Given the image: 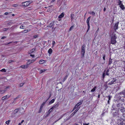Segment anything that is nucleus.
Here are the masks:
<instances>
[{"instance_id": "f257e3e1", "label": "nucleus", "mask_w": 125, "mask_h": 125, "mask_svg": "<svg viewBox=\"0 0 125 125\" xmlns=\"http://www.w3.org/2000/svg\"><path fill=\"white\" fill-rule=\"evenodd\" d=\"M111 43L112 44H115L117 42L116 39L117 37L115 33H113L111 35Z\"/></svg>"}, {"instance_id": "f03ea898", "label": "nucleus", "mask_w": 125, "mask_h": 125, "mask_svg": "<svg viewBox=\"0 0 125 125\" xmlns=\"http://www.w3.org/2000/svg\"><path fill=\"white\" fill-rule=\"evenodd\" d=\"M31 3V2L30 1H26L22 2V6L26 7L29 6Z\"/></svg>"}, {"instance_id": "7ed1b4c3", "label": "nucleus", "mask_w": 125, "mask_h": 125, "mask_svg": "<svg viewBox=\"0 0 125 125\" xmlns=\"http://www.w3.org/2000/svg\"><path fill=\"white\" fill-rule=\"evenodd\" d=\"M116 81V80L115 78H114L108 84L109 85H111L115 83Z\"/></svg>"}, {"instance_id": "20e7f679", "label": "nucleus", "mask_w": 125, "mask_h": 125, "mask_svg": "<svg viewBox=\"0 0 125 125\" xmlns=\"http://www.w3.org/2000/svg\"><path fill=\"white\" fill-rule=\"evenodd\" d=\"M90 17H88L87 19V21H86V22L87 23V24L88 27V29L87 30V31H88V30H89L90 28V24H89V20L90 19Z\"/></svg>"}, {"instance_id": "39448f33", "label": "nucleus", "mask_w": 125, "mask_h": 125, "mask_svg": "<svg viewBox=\"0 0 125 125\" xmlns=\"http://www.w3.org/2000/svg\"><path fill=\"white\" fill-rule=\"evenodd\" d=\"M36 61V59H32V60H28V62L27 63V64L29 65L30 64L33 63Z\"/></svg>"}, {"instance_id": "423d86ee", "label": "nucleus", "mask_w": 125, "mask_h": 125, "mask_svg": "<svg viewBox=\"0 0 125 125\" xmlns=\"http://www.w3.org/2000/svg\"><path fill=\"white\" fill-rule=\"evenodd\" d=\"M86 46L85 45H83L82 48V52L84 54L85 52V47Z\"/></svg>"}, {"instance_id": "0eeeda50", "label": "nucleus", "mask_w": 125, "mask_h": 125, "mask_svg": "<svg viewBox=\"0 0 125 125\" xmlns=\"http://www.w3.org/2000/svg\"><path fill=\"white\" fill-rule=\"evenodd\" d=\"M29 65L27 63V64L25 65H22L20 67L22 69H25L27 68L28 67Z\"/></svg>"}, {"instance_id": "6e6552de", "label": "nucleus", "mask_w": 125, "mask_h": 125, "mask_svg": "<svg viewBox=\"0 0 125 125\" xmlns=\"http://www.w3.org/2000/svg\"><path fill=\"white\" fill-rule=\"evenodd\" d=\"M119 24V22H118L115 23L114 26V29L115 30L118 29V26Z\"/></svg>"}, {"instance_id": "1a4fd4ad", "label": "nucleus", "mask_w": 125, "mask_h": 125, "mask_svg": "<svg viewBox=\"0 0 125 125\" xmlns=\"http://www.w3.org/2000/svg\"><path fill=\"white\" fill-rule=\"evenodd\" d=\"M80 107H79L71 115V117L73 116L74 114L77 111L79 110V109H80Z\"/></svg>"}, {"instance_id": "9d476101", "label": "nucleus", "mask_w": 125, "mask_h": 125, "mask_svg": "<svg viewBox=\"0 0 125 125\" xmlns=\"http://www.w3.org/2000/svg\"><path fill=\"white\" fill-rule=\"evenodd\" d=\"M19 109H15L13 111V113L14 114H16L19 111Z\"/></svg>"}, {"instance_id": "9b49d317", "label": "nucleus", "mask_w": 125, "mask_h": 125, "mask_svg": "<svg viewBox=\"0 0 125 125\" xmlns=\"http://www.w3.org/2000/svg\"><path fill=\"white\" fill-rule=\"evenodd\" d=\"M120 8L122 10H124L125 9V7L124 5L122 4L120 6Z\"/></svg>"}, {"instance_id": "f8f14e48", "label": "nucleus", "mask_w": 125, "mask_h": 125, "mask_svg": "<svg viewBox=\"0 0 125 125\" xmlns=\"http://www.w3.org/2000/svg\"><path fill=\"white\" fill-rule=\"evenodd\" d=\"M45 62V61L43 60H41L39 62V63L40 64H42L44 63Z\"/></svg>"}, {"instance_id": "ddd939ff", "label": "nucleus", "mask_w": 125, "mask_h": 125, "mask_svg": "<svg viewBox=\"0 0 125 125\" xmlns=\"http://www.w3.org/2000/svg\"><path fill=\"white\" fill-rule=\"evenodd\" d=\"M6 91V90H0V93L1 94L4 93Z\"/></svg>"}, {"instance_id": "4468645a", "label": "nucleus", "mask_w": 125, "mask_h": 125, "mask_svg": "<svg viewBox=\"0 0 125 125\" xmlns=\"http://www.w3.org/2000/svg\"><path fill=\"white\" fill-rule=\"evenodd\" d=\"M52 49L51 48H50L48 50V53L50 55V54L52 53Z\"/></svg>"}, {"instance_id": "2eb2a0df", "label": "nucleus", "mask_w": 125, "mask_h": 125, "mask_svg": "<svg viewBox=\"0 0 125 125\" xmlns=\"http://www.w3.org/2000/svg\"><path fill=\"white\" fill-rule=\"evenodd\" d=\"M112 63V59L111 58L109 59V65H110Z\"/></svg>"}, {"instance_id": "dca6fc26", "label": "nucleus", "mask_w": 125, "mask_h": 125, "mask_svg": "<svg viewBox=\"0 0 125 125\" xmlns=\"http://www.w3.org/2000/svg\"><path fill=\"white\" fill-rule=\"evenodd\" d=\"M8 98H7V95H5V96H4L3 97L1 98V99L2 100H4L5 99H8Z\"/></svg>"}, {"instance_id": "f3484780", "label": "nucleus", "mask_w": 125, "mask_h": 125, "mask_svg": "<svg viewBox=\"0 0 125 125\" xmlns=\"http://www.w3.org/2000/svg\"><path fill=\"white\" fill-rule=\"evenodd\" d=\"M55 101V100L54 99H52L51 100L49 103V104H51L53 103Z\"/></svg>"}, {"instance_id": "a211bd4d", "label": "nucleus", "mask_w": 125, "mask_h": 125, "mask_svg": "<svg viewBox=\"0 0 125 125\" xmlns=\"http://www.w3.org/2000/svg\"><path fill=\"white\" fill-rule=\"evenodd\" d=\"M58 106V104H56V105H55V106H53V107H52V109L53 110L54 109V108H56Z\"/></svg>"}, {"instance_id": "6ab92c4d", "label": "nucleus", "mask_w": 125, "mask_h": 125, "mask_svg": "<svg viewBox=\"0 0 125 125\" xmlns=\"http://www.w3.org/2000/svg\"><path fill=\"white\" fill-rule=\"evenodd\" d=\"M96 88V86H95L94 88L91 90V92H94L95 91Z\"/></svg>"}, {"instance_id": "aec40b11", "label": "nucleus", "mask_w": 125, "mask_h": 125, "mask_svg": "<svg viewBox=\"0 0 125 125\" xmlns=\"http://www.w3.org/2000/svg\"><path fill=\"white\" fill-rule=\"evenodd\" d=\"M64 15L62 13H61L59 16L58 17L59 18H61Z\"/></svg>"}, {"instance_id": "412c9836", "label": "nucleus", "mask_w": 125, "mask_h": 125, "mask_svg": "<svg viewBox=\"0 0 125 125\" xmlns=\"http://www.w3.org/2000/svg\"><path fill=\"white\" fill-rule=\"evenodd\" d=\"M28 31V30H25L23 31H21V32L22 33H27Z\"/></svg>"}, {"instance_id": "4be33fe9", "label": "nucleus", "mask_w": 125, "mask_h": 125, "mask_svg": "<svg viewBox=\"0 0 125 125\" xmlns=\"http://www.w3.org/2000/svg\"><path fill=\"white\" fill-rule=\"evenodd\" d=\"M46 70L45 69H41L40 71V73H41L45 71Z\"/></svg>"}, {"instance_id": "5701e85b", "label": "nucleus", "mask_w": 125, "mask_h": 125, "mask_svg": "<svg viewBox=\"0 0 125 125\" xmlns=\"http://www.w3.org/2000/svg\"><path fill=\"white\" fill-rule=\"evenodd\" d=\"M109 70L108 69L106 71V75H107L108 76L109 75Z\"/></svg>"}, {"instance_id": "b1692460", "label": "nucleus", "mask_w": 125, "mask_h": 125, "mask_svg": "<svg viewBox=\"0 0 125 125\" xmlns=\"http://www.w3.org/2000/svg\"><path fill=\"white\" fill-rule=\"evenodd\" d=\"M53 109H52V108H50L48 111V114H49L52 111Z\"/></svg>"}, {"instance_id": "393cba45", "label": "nucleus", "mask_w": 125, "mask_h": 125, "mask_svg": "<svg viewBox=\"0 0 125 125\" xmlns=\"http://www.w3.org/2000/svg\"><path fill=\"white\" fill-rule=\"evenodd\" d=\"M10 122V120H8L7 121L5 122L6 124H7V125H9V123Z\"/></svg>"}, {"instance_id": "a878e982", "label": "nucleus", "mask_w": 125, "mask_h": 125, "mask_svg": "<svg viewBox=\"0 0 125 125\" xmlns=\"http://www.w3.org/2000/svg\"><path fill=\"white\" fill-rule=\"evenodd\" d=\"M68 76V75H67L64 77V78L63 79L62 81L63 82H64L66 80Z\"/></svg>"}, {"instance_id": "bb28decb", "label": "nucleus", "mask_w": 125, "mask_h": 125, "mask_svg": "<svg viewBox=\"0 0 125 125\" xmlns=\"http://www.w3.org/2000/svg\"><path fill=\"white\" fill-rule=\"evenodd\" d=\"M118 4L120 6L122 4V1L120 0H118Z\"/></svg>"}, {"instance_id": "cd10ccee", "label": "nucleus", "mask_w": 125, "mask_h": 125, "mask_svg": "<svg viewBox=\"0 0 125 125\" xmlns=\"http://www.w3.org/2000/svg\"><path fill=\"white\" fill-rule=\"evenodd\" d=\"M35 51V50L34 49H32L30 51V52L29 53H32L33 52H34Z\"/></svg>"}, {"instance_id": "c85d7f7f", "label": "nucleus", "mask_w": 125, "mask_h": 125, "mask_svg": "<svg viewBox=\"0 0 125 125\" xmlns=\"http://www.w3.org/2000/svg\"><path fill=\"white\" fill-rule=\"evenodd\" d=\"M0 71L1 72H6V70L5 69H2L0 70Z\"/></svg>"}, {"instance_id": "c756f323", "label": "nucleus", "mask_w": 125, "mask_h": 125, "mask_svg": "<svg viewBox=\"0 0 125 125\" xmlns=\"http://www.w3.org/2000/svg\"><path fill=\"white\" fill-rule=\"evenodd\" d=\"M55 44V42L54 41H52V47H54V45Z\"/></svg>"}, {"instance_id": "7c9ffc66", "label": "nucleus", "mask_w": 125, "mask_h": 125, "mask_svg": "<svg viewBox=\"0 0 125 125\" xmlns=\"http://www.w3.org/2000/svg\"><path fill=\"white\" fill-rule=\"evenodd\" d=\"M82 103V101H81L79 102L77 104L79 106V105H81Z\"/></svg>"}, {"instance_id": "2f4dec72", "label": "nucleus", "mask_w": 125, "mask_h": 125, "mask_svg": "<svg viewBox=\"0 0 125 125\" xmlns=\"http://www.w3.org/2000/svg\"><path fill=\"white\" fill-rule=\"evenodd\" d=\"M90 13L93 15H94L95 14V13L93 11H92L90 12Z\"/></svg>"}, {"instance_id": "473e14b6", "label": "nucleus", "mask_w": 125, "mask_h": 125, "mask_svg": "<svg viewBox=\"0 0 125 125\" xmlns=\"http://www.w3.org/2000/svg\"><path fill=\"white\" fill-rule=\"evenodd\" d=\"M53 23H51L50 24L49 26L50 27H52L53 25Z\"/></svg>"}, {"instance_id": "72a5a7b5", "label": "nucleus", "mask_w": 125, "mask_h": 125, "mask_svg": "<svg viewBox=\"0 0 125 125\" xmlns=\"http://www.w3.org/2000/svg\"><path fill=\"white\" fill-rule=\"evenodd\" d=\"M24 26L23 25H21L20 27V29H24Z\"/></svg>"}, {"instance_id": "f704fd0d", "label": "nucleus", "mask_w": 125, "mask_h": 125, "mask_svg": "<svg viewBox=\"0 0 125 125\" xmlns=\"http://www.w3.org/2000/svg\"><path fill=\"white\" fill-rule=\"evenodd\" d=\"M78 106V105L77 104H76L73 110H74L76 108H77Z\"/></svg>"}, {"instance_id": "c9c22d12", "label": "nucleus", "mask_w": 125, "mask_h": 125, "mask_svg": "<svg viewBox=\"0 0 125 125\" xmlns=\"http://www.w3.org/2000/svg\"><path fill=\"white\" fill-rule=\"evenodd\" d=\"M43 106V105L42 104L40 108V110L41 111L42 110V108Z\"/></svg>"}, {"instance_id": "e433bc0d", "label": "nucleus", "mask_w": 125, "mask_h": 125, "mask_svg": "<svg viewBox=\"0 0 125 125\" xmlns=\"http://www.w3.org/2000/svg\"><path fill=\"white\" fill-rule=\"evenodd\" d=\"M13 7H17L18 6V5L17 4H14L13 5Z\"/></svg>"}, {"instance_id": "4c0bfd02", "label": "nucleus", "mask_w": 125, "mask_h": 125, "mask_svg": "<svg viewBox=\"0 0 125 125\" xmlns=\"http://www.w3.org/2000/svg\"><path fill=\"white\" fill-rule=\"evenodd\" d=\"M73 27L74 26H71L69 30L70 31H71Z\"/></svg>"}, {"instance_id": "58836bf2", "label": "nucleus", "mask_w": 125, "mask_h": 125, "mask_svg": "<svg viewBox=\"0 0 125 125\" xmlns=\"http://www.w3.org/2000/svg\"><path fill=\"white\" fill-rule=\"evenodd\" d=\"M103 59L104 61L105 60V55L104 54L103 55Z\"/></svg>"}, {"instance_id": "ea45409f", "label": "nucleus", "mask_w": 125, "mask_h": 125, "mask_svg": "<svg viewBox=\"0 0 125 125\" xmlns=\"http://www.w3.org/2000/svg\"><path fill=\"white\" fill-rule=\"evenodd\" d=\"M105 73H103V79L104 78V77H105Z\"/></svg>"}, {"instance_id": "a19ab883", "label": "nucleus", "mask_w": 125, "mask_h": 125, "mask_svg": "<svg viewBox=\"0 0 125 125\" xmlns=\"http://www.w3.org/2000/svg\"><path fill=\"white\" fill-rule=\"evenodd\" d=\"M30 56L32 57V58H34V55L32 54H30Z\"/></svg>"}, {"instance_id": "79ce46f5", "label": "nucleus", "mask_w": 125, "mask_h": 125, "mask_svg": "<svg viewBox=\"0 0 125 125\" xmlns=\"http://www.w3.org/2000/svg\"><path fill=\"white\" fill-rule=\"evenodd\" d=\"M2 30H3V31H7L8 30V29H6V28H4L3 29H2Z\"/></svg>"}, {"instance_id": "37998d69", "label": "nucleus", "mask_w": 125, "mask_h": 125, "mask_svg": "<svg viewBox=\"0 0 125 125\" xmlns=\"http://www.w3.org/2000/svg\"><path fill=\"white\" fill-rule=\"evenodd\" d=\"M10 13V12H6L4 14L5 15H7L9 14Z\"/></svg>"}, {"instance_id": "c03bdc74", "label": "nucleus", "mask_w": 125, "mask_h": 125, "mask_svg": "<svg viewBox=\"0 0 125 125\" xmlns=\"http://www.w3.org/2000/svg\"><path fill=\"white\" fill-rule=\"evenodd\" d=\"M47 101H46L45 102H44L42 103V105H43L44 106V105L46 103V102Z\"/></svg>"}, {"instance_id": "a18cd8bd", "label": "nucleus", "mask_w": 125, "mask_h": 125, "mask_svg": "<svg viewBox=\"0 0 125 125\" xmlns=\"http://www.w3.org/2000/svg\"><path fill=\"white\" fill-rule=\"evenodd\" d=\"M108 96V97L109 100L111 98V96L110 95H109Z\"/></svg>"}, {"instance_id": "49530a36", "label": "nucleus", "mask_w": 125, "mask_h": 125, "mask_svg": "<svg viewBox=\"0 0 125 125\" xmlns=\"http://www.w3.org/2000/svg\"><path fill=\"white\" fill-rule=\"evenodd\" d=\"M23 83H21V84H20V86H23Z\"/></svg>"}, {"instance_id": "de8ad7c7", "label": "nucleus", "mask_w": 125, "mask_h": 125, "mask_svg": "<svg viewBox=\"0 0 125 125\" xmlns=\"http://www.w3.org/2000/svg\"><path fill=\"white\" fill-rule=\"evenodd\" d=\"M37 37V35H34L33 37L34 38H36Z\"/></svg>"}, {"instance_id": "09e8293b", "label": "nucleus", "mask_w": 125, "mask_h": 125, "mask_svg": "<svg viewBox=\"0 0 125 125\" xmlns=\"http://www.w3.org/2000/svg\"><path fill=\"white\" fill-rule=\"evenodd\" d=\"M51 94L49 96V97H48V99L46 101L48 100L50 98V97H51Z\"/></svg>"}, {"instance_id": "8fccbe9b", "label": "nucleus", "mask_w": 125, "mask_h": 125, "mask_svg": "<svg viewBox=\"0 0 125 125\" xmlns=\"http://www.w3.org/2000/svg\"><path fill=\"white\" fill-rule=\"evenodd\" d=\"M5 38H6L5 37H3L1 38V39H4Z\"/></svg>"}, {"instance_id": "3c124183", "label": "nucleus", "mask_w": 125, "mask_h": 125, "mask_svg": "<svg viewBox=\"0 0 125 125\" xmlns=\"http://www.w3.org/2000/svg\"><path fill=\"white\" fill-rule=\"evenodd\" d=\"M24 122V120H22L21 121V123H21V124H22V123H23Z\"/></svg>"}, {"instance_id": "603ef678", "label": "nucleus", "mask_w": 125, "mask_h": 125, "mask_svg": "<svg viewBox=\"0 0 125 125\" xmlns=\"http://www.w3.org/2000/svg\"><path fill=\"white\" fill-rule=\"evenodd\" d=\"M106 10V8H104V11H105Z\"/></svg>"}, {"instance_id": "864d4df0", "label": "nucleus", "mask_w": 125, "mask_h": 125, "mask_svg": "<svg viewBox=\"0 0 125 125\" xmlns=\"http://www.w3.org/2000/svg\"><path fill=\"white\" fill-rule=\"evenodd\" d=\"M51 10H50L49 9V10H47V11L48 12H50V11Z\"/></svg>"}, {"instance_id": "5fc2aeb1", "label": "nucleus", "mask_w": 125, "mask_h": 125, "mask_svg": "<svg viewBox=\"0 0 125 125\" xmlns=\"http://www.w3.org/2000/svg\"><path fill=\"white\" fill-rule=\"evenodd\" d=\"M55 1V0H52V1H51V2H53L54 1Z\"/></svg>"}, {"instance_id": "6e6d98bb", "label": "nucleus", "mask_w": 125, "mask_h": 125, "mask_svg": "<svg viewBox=\"0 0 125 125\" xmlns=\"http://www.w3.org/2000/svg\"><path fill=\"white\" fill-rule=\"evenodd\" d=\"M83 125H87V124L83 123Z\"/></svg>"}, {"instance_id": "4d7b16f0", "label": "nucleus", "mask_w": 125, "mask_h": 125, "mask_svg": "<svg viewBox=\"0 0 125 125\" xmlns=\"http://www.w3.org/2000/svg\"><path fill=\"white\" fill-rule=\"evenodd\" d=\"M60 118H59V119H58V120H57L56 121H55V123H56L57 121H58L59 120H60Z\"/></svg>"}, {"instance_id": "13d9d810", "label": "nucleus", "mask_w": 125, "mask_h": 125, "mask_svg": "<svg viewBox=\"0 0 125 125\" xmlns=\"http://www.w3.org/2000/svg\"><path fill=\"white\" fill-rule=\"evenodd\" d=\"M21 123H19L18 125H21Z\"/></svg>"}, {"instance_id": "bf43d9fd", "label": "nucleus", "mask_w": 125, "mask_h": 125, "mask_svg": "<svg viewBox=\"0 0 125 125\" xmlns=\"http://www.w3.org/2000/svg\"><path fill=\"white\" fill-rule=\"evenodd\" d=\"M9 88V87L8 86H7V87H6V88Z\"/></svg>"}, {"instance_id": "052dcab7", "label": "nucleus", "mask_w": 125, "mask_h": 125, "mask_svg": "<svg viewBox=\"0 0 125 125\" xmlns=\"http://www.w3.org/2000/svg\"><path fill=\"white\" fill-rule=\"evenodd\" d=\"M12 16H14V14H12Z\"/></svg>"}, {"instance_id": "680f3d73", "label": "nucleus", "mask_w": 125, "mask_h": 125, "mask_svg": "<svg viewBox=\"0 0 125 125\" xmlns=\"http://www.w3.org/2000/svg\"><path fill=\"white\" fill-rule=\"evenodd\" d=\"M71 18L72 19V16L71 15Z\"/></svg>"}, {"instance_id": "e2e57ef3", "label": "nucleus", "mask_w": 125, "mask_h": 125, "mask_svg": "<svg viewBox=\"0 0 125 125\" xmlns=\"http://www.w3.org/2000/svg\"><path fill=\"white\" fill-rule=\"evenodd\" d=\"M100 97V95L99 94L98 95V97L99 98Z\"/></svg>"}, {"instance_id": "0e129e2a", "label": "nucleus", "mask_w": 125, "mask_h": 125, "mask_svg": "<svg viewBox=\"0 0 125 125\" xmlns=\"http://www.w3.org/2000/svg\"><path fill=\"white\" fill-rule=\"evenodd\" d=\"M109 100L108 101V103H109Z\"/></svg>"}, {"instance_id": "69168bd1", "label": "nucleus", "mask_w": 125, "mask_h": 125, "mask_svg": "<svg viewBox=\"0 0 125 125\" xmlns=\"http://www.w3.org/2000/svg\"><path fill=\"white\" fill-rule=\"evenodd\" d=\"M89 124V123H88V124H87V125H88Z\"/></svg>"}, {"instance_id": "338daca9", "label": "nucleus", "mask_w": 125, "mask_h": 125, "mask_svg": "<svg viewBox=\"0 0 125 125\" xmlns=\"http://www.w3.org/2000/svg\"><path fill=\"white\" fill-rule=\"evenodd\" d=\"M21 23H20V25H21Z\"/></svg>"}]
</instances>
